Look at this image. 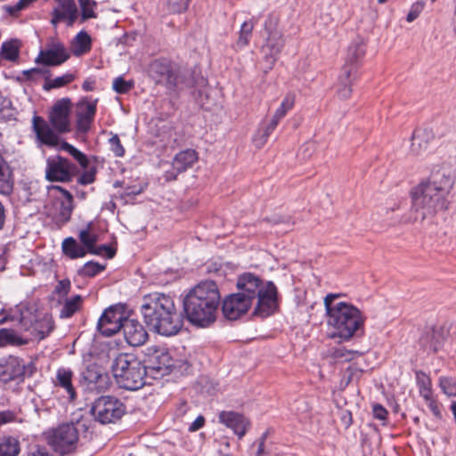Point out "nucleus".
I'll list each match as a JSON object with an SVG mask.
<instances>
[{
    "instance_id": "1",
    "label": "nucleus",
    "mask_w": 456,
    "mask_h": 456,
    "mask_svg": "<svg viewBox=\"0 0 456 456\" xmlns=\"http://www.w3.org/2000/svg\"><path fill=\"white\" fill-rule=\"evenodd\" d=\"M455 178L448 169L433 171L426 182H422L411 192L414 220H424L437 212L447 209L449 195Z\"/></svg>"
},
{
    "instance_id": "2",
    "label": "nucleus",
    "mask_w": 456,
    "mask_h": 456,
    "mask_svg": "<svg viewBox=\"0 0 456 456\" xmlns=\"http://www.w3.org/2000/svg\"><path fill=\"white\" fill-rule=\"evenodd\" d=\"M141 313L146 325L162 336L176 335L183 325L182 314L177 311L174 298L164 293L145 295L142 300Z\"/></svg>"
},
{
    "instance_id": "3",
    "label": "nucleus",
    "mask_w": 456,
    "mask_h": 456,
    "mask_svg": "<svg viewBox=\"0 0 456 456\" xmlns=\"http://www.w3.org/2000/svg\"><path fill=\"white\" fill-rule=\"evenodd\" d=\"M340 294L330 293L324 297L327 336L348 341L354 336L362 334L365 317L352 304L338 301Z\"/></svg>"
},
{
    "instance_id": "4",
    "label": "nucleus",
    "mask_w": 456,
    "mask_h": 456,
    "mask_svg": "<svg viewBox=\"0 0 456 456\" xmlns=\"http://www.w3.org/2000/svg\"><path fill=\"white\" fill-rule=\"evenodd\" d=\"M220 298V292L215 281L200 282L183 299V312L187 320L194 326L208 327L216 321Z\"/></svg>"
},
{
    "instance_id": "5",
    "label": "nucleus",
    "mask_w": 456,
    "mask_h": 456,
    "mask_svg": "<svg viewBox=\"0 0 456 456\" xmlns=\"http://www.w3.org/2000/svg\"><path fill=\"white\" fill-rule=\"evenodd\" d=\"M236 286L237 293L250 304L256 300L254 309L255 315L265 318L277 309L278 291L273 281L264 282L258 276L245 273L238 277Z\"/></svg>"
},
{
    "instance_id": "6",
    "label": "nucleus",
    "mask_w": 456,
    "mask_h": 456,
    "mask_svg": "<svg viewBox=\"0 0 456 456\" xmlns=\"http://www.w3.org/2000/svg\"><path fill=\"white\" fill-rule=\"evenodd\" d=\"M118 385L126 390H137L145 385L147 369L134 354H119L111 364Z\"/></svg>"
},
{
    "instance_id": "7",
    "label": "nucleus",
    "mask_w": 456,
    "mask_h": 456,
    "mask_svg": "<svg viewBox=\"0 0 456 456\" xmlns=\"http://www.w3.org/2000/svg\"><path fill=\"white\" fill-rule=\"evenodd\" d=\"M150 76L168 89H182L192 86L191 74L187 69L168 59H156L150 64Z\"/></svg>"
},
{
    "instance_id": "8",
    "label": "nucleus",
    "mask_w": 456,
    "mask_h": 456,
    "mask_svg": "<svg viewBox=\"0 0 456 456\" xmlns=\"http://www.w3.org/2000/svg\"><path fill=\"white\" fill-rule=\"evenodd\" d=\"M279 24L280 17L273 12L267 15L264 23V43L261 46V53L265 63V72L273 68L285 46V37L279 28Z\"/></svg>"
},
{
    "instance_id": "9",
    "label": "nucleus",
    "mask_w": 456,
    "mask_h": 456,
    "mask_svg": "<svg viewBox=\"0 0 456 456\" xmlns=\"http://www.w3.org/2000/svg\"><path fill=\"white\" fill-rule=\"evenodd\" d=\"M47 441L55 452L65 455L76 450L78 431L73 424H63L47 433Z\"/></svg>"
},
{
    "instance_id": "10",
    "label": "nucleus",
    "mask_w": 456,
    "mask_h": 456,
    "mask_svg": "<svg viewBox=\"0 0 456 456\" xmlns=\"http://www.w3.org/2000/svg\"><path fill=\"white\" fill-rule=\"evenodd\" d=\"M126 407L114 396H101L94 403L91 411L96 420L102 424L115 422L125 413Z\"/></svg>"
},
{
    "instance_id": "11",
    "label": "nucleus",
    "mask_w": 456,
    "mask_h": 456,
    "mask_svg": "<svg viewBox=\"0 0 456 456\" xmlns=\"http://www.w3.org/2000/svg\"><path fill=\"white\" fill-rule=\"evenodd\" d=\"M77 173V167L61 155L51 156L46 159L45 178L50 182L67 183Z\"/></svg>"
},
{
    "instance_id": "12",
    "label": "nucleus",
    "mask_w": 456,
    "mask_h": 456,
    "mask_svg": "<svg viewBox=\"0 0 456 456\" xmlns=\"http://www.w3.org/2000/svg\"><path fill=\"white\" fill-rule=\"evenodd\" d=\"M145 362L146 369L152 374L168 375L175 365V361L164 347H148Z\"/></svg>"
},
{
    "instance_id": "13",
    "label": "nucleus",
    "mask_w": 456,
    "mask_h": 456,
    "mask_svg": "<svg viewBox=\"0 0 456 456\" xmlns=\"http://www.w3.org/2000/svg\"><path fill=\"white\" fill-rule=\"evenodd\" d=\"M81 383L91 392L102 393L110 387L111 381L108 373L93 363L81 372Z\"/></svg>"
},
{
    "instance_id": "14",
    "label": "nucleus",
    "mask_w": 456,
    "mask_h": 456,
    "mask_svg": "<svg viewBox=\"0 0 456 456\" xmlns=\"http://www.w3.org/2000/svg\"><path fill=\"white\" fill-rule=\"evenodd\" d=\"M198 152L193 149L181 151L174 157L171 167L165 171L163 176L167 182L176 180L177 176L198 161Z\"/></svg>"
},
{
    "instance_id": "15",
    "label": "nucleus",
    "mask_w": 456,
    "mask_h": 456,
    "mask_svg": "<svg viewBox=\"0 0 456 456\" xmlns=\"http://www.w3.org/2000/svg\"><path fill=\"white\" fill-rule=\"evenodd\" d=\"M69 112L70 101L68 98L57 101L53 106L49 113V122L58 134L70 131Z\"/></svg>"
},
{
    "instance_id": "16",
    "label": "nucleus",
    "mask_w": 456,
    "mask_h": 456,
    "mask_svg": "<svg viewBox=\"0 0 456 456\" xmlns=\"http://www.w3.org/2000/svg\"><path fill=\"white\" fill-rule=\"evenodd\" d=\"M70 53L62 43L53 42L47 49L40 50L35 62L44 66H60L67 61Z\"/></svg>"
},
{
    "instance_id": "17",
    "label": "nucleus",
    "mask_w": 456,
    "mask_h": 456,
    "mask_svg": "<svg viewBox=\"0 0 456 456\" xmlns=\"http://www.w3.org/2000/svg\"><path fill=\"white\" fill-rule=\"evenodd\" d=\"M122 312L116 306H110L104 310L98 320L97 329L106 337H110L119 331L123 327Z\"/></svg>"
},
{
    "instance_id": "18",
    "label": "nucleus",
    "mask_w": 456,
    "mask_h": 456,
    "mask_svg": "<svg viewBox=\"0 0 456 456\" xmlns=\"http://www.w3.org/2000/svg\"><path fill=\"white\" fill-rule=\"evenodd\" d=\"M97 100L84 98L78 102L76 110L77 129L78 133L86 134L94 120Z\"/></svg>"
},
{
    "instance_id": "19",
    "label": "nucleus",
    "mask_w": 456,
    "mask_h": 456,
    "mask_svg": "<svg viewBox=\"0 0 456 456\" xmlns=\"http://www.w3.org/2000/svg\"><path fill=\"white\" fill-rule=\"evenodd\" d=\"M220 423L231 428L241 439L251 426L250 420L243 414L233 411H223L218 414Z\"/></svg>"
},
{
    "instance_id": "20",
    "label": "nucleus",
    "mask_w": 456,
    "mask_h": 456,
    "mask_svg": "<svg viewBox=\"0 0 456 456\" xmlns=\"http://www.w3.org/2000/svg\"><path fill=\"white\" fill-rule=\"evenodd\" d=\"M251 305L252 304L239 293H234L224 298L222 305V311L225 318L229 320H237L241 315L245 314Z\"/></svg>"
},
{
    "instance_id": "21",
    "label": "nucleus",
    "mask_w": 456,
    "mask_h": 456,
    "mask_svg": "<svg viewBox=\"0 0 456 456\" xmlns=\"http://www.w3.org/2000/svg\"><path fill=\"white\" fill-rule=\"evenodd\" d=\"M122 330L126 341L132 346H142L148 339L147 331L137 320L125 318Z\"/></svg>"
},
{
    "instance_id": "22",
    "label": "nucleus",
    "mask_w": 456,
    "mask_h": 456,
    "mask_svg": "<svg viewBox=\"0 0 456 456\" xmlns=\"http://www.w3.org/2000/svg\"><path fill=\"white\" fill-rule=\"evenodd\" d=\"M435 133L431 128H416L411 135V151L416 156L424 154L435 140Z\"/></svg>"
},
{
    "instance_id": "23",
    "label": "nucleus",
    "mask_w": 456,
    "mask_h": 456,
    "mask_svg": "<svg viewBox=\"0 0 456 456\" xmlns=\"http://www.w3.org/2000/svg\"><path fill=\"white\" fill-rule=\"evenodd\" d=\"M33 131L36 133L37 140L47 146H57L59 144V136L53 128H51L46 121L39 117L34 116L32 118Z\"/></svg>"
},
{
    "instance_id": "24",
    "label": "nucleus",
    "mask_w": 456,
    "mask_h": 456,
    "mask_svg": "<svg viewBox=\"0 0 456 456\" xmlns=\"http://www.w3.org/2000/svg\"><path fill=\"white\" fill-rule=\"evenodd\" d=\"M77 17V8L74 0H58V5L53 10L52 23L56 24L66 20L72 26Z\"/></svg>"
},
{
    "instance_id": "25",
    "label": "nucleus",
    "mask_w": 456,
    "mask_h": 456,
    "mask_svg": "<svg viewBox=\"0 0 456 456\" xmlns=\"http://www.w3.org/2000/svg\"><path fill=\"white\" fill-rule=\"evenodd\" d=\"M73 377L74 373L69 368L60 367L53 379L54 387L62 389L71 402L77 398V391L72 382Z\"/></svg>"
},
{
    "instance_id": "26",
    "label": "nucleus",
    "mask_w": 456,
    "mask_h": 456,
    "mask_svg": "<svg viewBox=\"0 0 456 456\" xmlns=\"http://www.w3.org/2000/svg\"><path fill=\"white\" fill-rule=\"evenodd\" d=\"M354 66H343L338 77L337 94L340 99L346 100L351 96L352 86L357 79Z\"/></svg>"
},
{
    "instance_id": "27",
    "label": "nucleus",
    "mask_w": 456,
    "mask_h": 456,
    "mask_svg": "<svg viewBox=\"0 0 456 456\" xmlns=\"http://www.w3.org/2000/svg\"><path fill=\"white\" fill-rule=\"evenodd\" d=\"M24 371V365L16 357H10L0 363V379L4 383L21 379Z\"/></svg>"
},
{
    "instance_id": "28",
    "label": "nucleus",
    "mask_w": 456,
    "mask_h": 456,
    "mask_svg": "<svg viewBox=\"0 0 456 456\" xmlns=\"http://www.w3.org/2000/svg\"><path fill=\"white\" fill-rule=\"evenodd\" d=\"M61 250L63 255L69 259L82 258L88 253L86 248L73 237H68L62 240Z\"/></svg>"
},
{
    "instance_id": "29",
    "label": "nucleus",
    "mask_w": 456,
    "mask_h": 456,
    "mask_svg": "<svg viewBox=\"0 0 456 456\" xmlns=\"http://www.w3.org/2000/svg\"><path fill=\"white\" fill-rule=\"evenodd\" d=\"M84 297L80 295H75L71 297H65L61 309L60 311L61 319L71 318L76 313L82 309Z\"/></svg>"
},
{
    "instance_id": "30",
    "label": "nucleus",
    "mask_w": 456,
    "mask_h": 456,
    "mask_svg": "<svg viewBox=\"0 0 456 456\" xmlns=\"http://www.w3.org/2000/svg\"><path fill=\"white\" fill-rule=\"evenodd\" d=\"M54 329V322L49 316H44L34 322L32 336L34 338L42 340L45 338Z\"/></svg>"
},
{
    "instance_id": "31",
    "label": "nucleus",
    "mask_w": 456,
    "mask_h": 456,
    "mask_svg": "<svg viewBox=\"0 0 456 456\" xmlns=\"http://www.w3.org/2000/svg\"><path fill=\"white\" fill-rule=\"evenodd\" d=\"M365 54L364 45L362 42H354L348 47L347 57L344 66H354L358 74L359 61Z\"/></svg>"
},
{
    "instance_id": "32",
    "label": "nucleus",
    "mask_w": 456,
    "mask_h": 456,
    "mask_svg": "<svg viewBox=\"0 0 456 456\" xmlns=\"http://www.w3.org/2000/svg\"><path fill=\"white\" fill-rule=\"evenodd\" d=\"M20 452V441L13 436L0 438V456H18Z\"/></svg>"
},
{
    "instance_id": "33",
    "label": "nucleus",
    "mask_w": 456,
    "mask_h": 456,
    "mask_svg": "<svg viewBox=\"0 0 456 456\" xmlns=\"http://www.w3.org/2000/svg\"><path fill=\"white\" fill-rule=\"evenodd\" d=\"M254 27L255 23L253 20H246L241 24L239 37L234 44V48L237 51L241 50L248 45Z\"/></svg>"
},
{
    "instance_id": "34",
    "label": "nucleus",
    "mask_w": 456,
    "mask_h": 456,
    "mask_svg": "<svg viewBox=\"0 0 456 456\" xmlns=\"http://www.w3.org/2000/svg\"><path fill=\"white\" fill-rule=\"evenodd\" d=\"M78 239L81 245L86 248V251L89 254L99 255V252L95 250L98 236L95 233L91 232L90 224H88L86 229L79 231Z\"/></svg>"
},
{
    "instance_id": "35",
    "label": "nucleus",
    "mask_w": 456,
    "mask_h": 456,
    "mask_svg": "<svg viewBox=\"0 0 456 456\" xmlns=\"http://www.w3.org/2000/svg\"><path fill=\"white\" fill-rule=\"evenodd\" d=\"M92 40L86 31H80L75 37L72 52L74 55L80 56L91 50Z\"/></svg>"
},
{
    "instance_id": "36",
    "label": "nucleus",
    "mask_w": 456,
    "mask_h": 456,
    "mask_svg": "<svg viewBox=\"0 0 456 456\" xmlns=\"http://www.w3.org/2000/svg\"><path fill=\"white\" fill-rule=\"evenodd\" d=\"M75 75L72 73H65L61 77H57L53 79L50 78V76H46L43 89L45 91H51L53 89L63 87L75 80Z\"/></svg>"
},
{
    "instance_id": "37",
    "label": "nucleus",
    "mask_w": 456,
    "mask_h": 456,
    "mask_svg": "<svg viewBox=\"0 0 456 456\" xmlns=\"http://www.w3.org/2000/svg\"><path fill=\"white\" fill-rule=\"evenodd\" d=\"M20 44L18 40H10L4 42L0 49V57L9 61H15L19 58Z\"/></svg>"
},
{
    "instance_id": "38",
    "label": "nucleus",
    "mask_w": 456,
    "mask_h": 456,
    "mask_svg": "<svg viewBox=\"0 0 456 456\" xmlns=\"http://www.w3.org/2000/svg\"><path fill=\"white\" fill-rule=\"evenodd\" d=\"M279 122V120L273 117L264 128L258 130L254 137V142L256 147L262 148L265 144L271 134L276 129Z\"/></svg>"
},
{
    "instance_id": "39",
    "label": "nucleus",
    "mask_w": 456,
    "mask_h": 456,
    "mask_svg": "<svg viewBox=\"0 0 456 456\" xmlns=\"http://www.w3.org/2000/svg\"><path fill=\"white\" fill-rule=\"evenodd\" d=\"M416 381L420 396L428 399L433 395L432 382L430 378L422 370L416 371Z\"/></svg>"
},
{
    "instance_id": "40",
    "label": "nucleus",
    "mask_w": 456,
    "mask_h": 456,
    "mask_svg": "<svg viewBox=\"0 0 456 456\" xmlns=\"http://www.w3.org/2000/svg\"><path fill=\"white\" fill-rule=\"evenodd\" d=\"M27 344V340L19 337L16 332L9 329H0V346L8 345L20 346Z\"/></svg>"
},
{
    "instance_id": "41",
    "label": "nucleus",
    "mask_w": 456,
    "mask_h": 456,
    "mask_svg": "<svg viewBox=\"0 0 456 456\" xmlns=\"http://www.w3.org/2000/svg\"><path fill=\"white\" fill-rule=\"evenodd\" d=\"M60 149L65 151L70 156H72L73 159L75 160H77V163L81 166V167L87 168V167L89 165V161H88L86 155L84 154L79 150H77L76 147H74L73 145L69 144L67 142H63L61 144Z\"/></svg>"
},
{
    "instance_id": "42",
    "label": "nucleus",
    "mask_w": 456,
    "mask_h": 456,
    "mask_svg": "<svg viewBox=\"0 0 456 456\" xmlns=\"http://www.w3.org/2000/svg\"><path fill=\"white\" fill-rule=\"evenodd\" d=\"M105 268V265H101L95 261H88L77 271V273L81 277L92 278L104 271Z\"/></svg>"
},
{
    "instance_id": "43",
    "label": "nucleus",
    "mask_w": 456,
    "mask_h": 456,
    "mask_svg": "<svg viewBox=\"0 0 456 456\" xmlns=\"http://www.w3.org/2000/svg\"><path fill=\"white\" fill-rule=\"evenodd\" d=\"M294 104L295 94L291 93L287 94L273 117L280 121L287 115L288 111H289L294 107Z\"/></svg>"
},
{
    "instance_id": "44",
    "label": "nucleus",
    "mask_w": 456,
    "mask_h": 456,
    "mask_svg": "<svg viewBox=\"0 0 456 456\" xmlns=\"http://www.w3.org/2000/svg\"><path fill=\"white\" fill-rule=\"evenodd\" d=\"M24 78L28 81L36 82L40 77L51 76L49 69L43 68H32L22 71Z\"/></svg>"
},
{
    "instance_id": "45",
    "label": "nucleus",
    "mask_w": 456,
    "mask_h": 456,
    "mask_svg": "<svg viewBox=\"0 0 456 456\" xmlns=\"http://www.w3.org/2000/svg\"><path fill=\"white\" fill-rule=\"evenodd\" d=\"M73 208H74V201L73 200H63L60 202L58 215L62 222L66 223L70 219Z\"/></svg>"
},
{
    "instance_id": "46",
    "label": "nucleus",
    "mask_w": 456,
    "mask_h": 456,
    "mask_svg": "<svg viewBox=\"0 0 456 456\" xmlns=\"http://www.w3.org/2000/svg\"><path fill=\"white\" fill-rule=\"evenodd\" d=\"M191 0H167V7L170 13H181L187 10Z\"/></svg>"
},
{
    "instance_id": "47",
    "label": "nucleus",
    "mask_w": 456,
    "mask_h": 456,
    "mask_svg": "<svg viewBox=\"0 0 456 456\" xmlns=\"http://www.w3.org/2000/svg\"><path fill=\"white\" fill-rule=\"evenodd\" d=\"M81 9H82V19L84 20L91 18H95V12L94 11V7L96 5V3L93 0H78Z\"/></svg>"
},
{
    "instance_id": "48",
    "label": "nucleus",
    "mask_w": 456,
    "mask_h": 456,
    "mask_svg": "<svg viewBox=\"0 0 456 456\" xmlns=\"http://www.w3.org/2000/svg\"><path fill=\"white\" fill-rule=\"evenodd\" d=\"M134 86L132 81H126L122 77H116L113 80L112 88L118 94H126L129 92Z\"/></svg>"
},
{
    "instance_id": "49",
    "label": "nucleus",
    "mask_w": 456,
    "mask_h": 456,
    "mask_svg": "<svg viewBox=\"0 0 456 456\" xmlns=\"http://www.w3.org/2000/svg\"><path fill=\"white\" fill-rule=\"evenodd\" d=\"M110 149L116 157L121 158L125 155V148L123 147L118 134H112L108 141Z\"/></svg>"
},
{
    "instance_id": "50",
    "label": "nucleus",
    "mask_w": 456,
    "mask_h": 456,
    "mask_svg": "<svg viewBox=\"0 0 456 456\" xmlns=\"http://www.w3.org/2000/svg\"><path fill=\"white\" fill-rule=\"evenodd\" d=\"M71 289V282L69 279H63L57 282L54 288V293L60 297H67Z\"/></svg>"
},
{
    "instance_id": "51",
    "label": "nucleus",
    "mask_w": 456,
    "mask_h": 456,
    "mask_svg": "<svg viewBox=\"0 0 456 456\" xmlns=\"http://www.w3.org/2000/svg\"><path fill=\"white\" fill-rule=\"evenodd\" d=\"M428 408L433 415L438 419H442L441 405L434 399L433 395L428 396V399H424Z\"/></svg>"
},
{
    "instance_id": "52",
    "label": "nucleus",
    "mask_w": 456,
    "mask_h": 456,
    "mask_svg": "<svg viewBox=\"0 0 456 456\" xmlns=\"http://www.w3.org/2000/svg\"><path fill=\"white\" fill-rule=\"evenodd\" d=\"M35 316L31 313L27 314H21L20 323L23 330L29 331L32 335V330L34 326Z\"/></svg>"
},
{
    "instance_id": "53",
    "label": "nucleus",
    "mask_w": 456,
    "mask_h": 456,
    "mask_svg": "<svg viewBox=\"0 0 456 456\" xmlns=\"http://www.w3.org/2000/svg\"><path fill=\"white\" fill-rule=\"evenodd\" d=\"M28 456H53L49 450L39 444H32L28 448Z\"/></svg>"
},
{
    "instance_id": "54",
    "label": "nucleus",
    "mask_w": 456,
    "mask_h": 456,
    "mask_svg": "<svg viewBox=\"0 0 456 456\" xmlns=\"http://www.w3.org/2000/svg\"><path fill=\"white\" fill-rule=\"evenodd\" d=\"M95 174L96 170L94 167H92L86 171H85L79 177H78V183L82 185H87L94 182L95 180Z\"/></svg>"
},
{
    "instance_id": "55",
    "label": "nucleus",
    "mask_w": 456,
    "mask_h": 456,
    "mask_svg": "<svg viewBox=\"0 0 456 456\" xmlns=\"http://www.w3.org/2000/svg\"><path fill=\"white\" fill-rule=\"evenodd\" d=\"M424 4L422 3H415L411 5L410 12L407 14L406 20L408 22H412L415 20L423 11Z\"/></svg>"
},
{
    "instance_id": "56",
    "label": "nucleus",
    "mask_w": 456,
    "mask_h": 456,
    "mask_svg": "<svg viewBox=\"0 0 456 456\" xmlns=\"http://www.w3.org/2000/svg\"><path fill=\"white\" fill-rule=\"evenodd\" d=\"M36 0H19L15 4L11 5L7 8L10 14L14 15L18 12L26 9Z\"/></svg>"
},
{
    "instance_id": "57",
    "label": "nucleus",
    "mask_w": 456,
    "mask_h": 456,
    "mask_svg": "<svg viewBox=\"0 0 456 456\" xmlns=\"http://www.w3.org/2000/svg\"><path fill=\"white\" fill-rule=\"evenodd\" d=\"M373 417L379 420L385 421L387 419L388 411L379 403H375L372 406Z\"/></svg>"
},
{
    "instance_id": "58",
    "label": "nucleus",
    "mask_w": 456,
    "mask_h": 456,
    "mask_svg": "<svg viewBox=\"0 0 456 456\" xmlns=\"http://www.w3.org/2000/svg\"><path fill=\"white\" fill-rule=\"evenodd\" d=\"M268 436V431H265L261 437L257 440V451L256 452V456H263L265 454H268L265 451V443Z\"/></svg>"
},
{
    "instance_id": "59",
    "label": "nucleus",
    "mask_w": 456,
    "mask_h": 456,
    "mask_svg": "<svg viewBox=\"0 0 456 456\" xmlns=\"http://www.w3.org/2000/svg\"><path fill=\"white\" fill-rule=\"evenodd\" d=\"M95 250L99 252L98 256H101L104 252L109 259L113 258L116 254V249L108 245L96 246Z\"/></svg>"
},
{
    "instance_id": "60",
    "label": "nucleus",
    "mask_w": 456,
    "mask_h": 456,
    "mask_svg": "<svg viewBox=\"0 0 456 456\" xmlns=\"http://www.w3.org/2000/svg\"><path fill=\"white\" fill-rule=\"evenodd\" d=\"M452 385V379H448V378H440V387L442 388V390L446 394V395H452L453 394V391H452V388L451 387Z\"/></svg>"
},
{
    "instance_id": "61",
    "label": "nucleus",
    "mask_w": 456,
    "mask_h": 456,
    "mask_svg": "<svg viewBox=\"0 0 456 456\" xmlns=\"http://www.w3.org/2000/svg\"><path fill=\"white\" fill-rule=\"evenodd\" d=\"M15 419V414L11 411H0V426L12 422Z\"/></svg>"
},
{
    "instance_id": "62",
    "label": "nucleus",
    "mask_w": 456,
    "mask_h": 456,
    "mask_svg": "<svg viewBox=\"0 0 456 456\" xmlns=\"http://www.w3.org/2000/svg\"><path fill=\"white\" fill-rule=\"evenodd\" d=\"M205 424V418L201 415L198 416L196 419L190 425L189 431L195 432L200 429Z\"/></svg>"
},
{
    "instance_id": "63",
    "label": "nucleus",
    "mask_w": 456,
    "mask_h": 456,
    "mask_svg": "<svg viewBox=\"0 0 456 456\" xmlns=\"http://www.w3.org/2000/svg\"><path fill=\"white\" fill-rule=\"evenodd\" d=\"M334 356L336 358H344L345 361H350L352 359V352L338 348L334 352Z\"/></svg>"
},
{
    "instance_id": "64",
    "label": "nucleus",
    "mask_w": 456,
    "mask_h": 456,
    "mask_svg": "<svg viewBox=\"0 0 456 456\" xmlns=\"http://www.w3.org/2000/svg\"><path fill=\"white\" fill-rule=\"evenodd\" d=\"M95 87V83L92 79H86L82 84V88L86 92H91L94 91Z\"/></svg>"
}]
</instances>
